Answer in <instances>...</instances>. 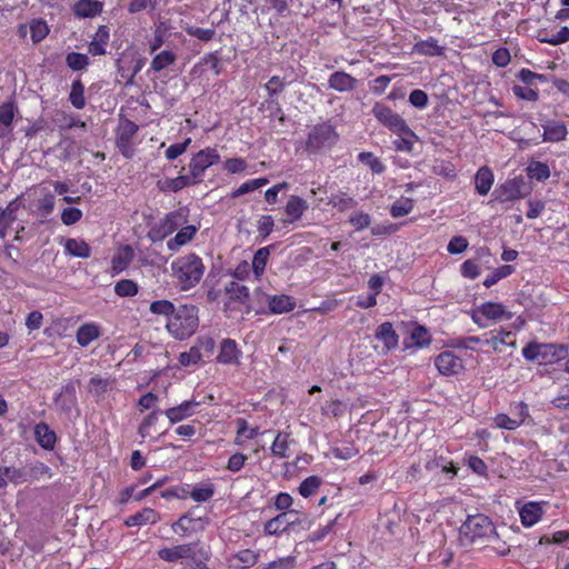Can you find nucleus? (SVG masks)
<instances>
[{"label":"nucleus","mask_w":569,"mask_h":569,"mask_svg":"<svg viewBox=\"0 0 569 569\" xmlns=\"http://www.w3.org/2000/svg\"><path fill=\"white\" fill-rule=\"evenodd\" d=\"M170 269L173 282L181 291H188L198 286L206 271L202 259L194 252L176 258Z\"/></svg>","instance_id":"obj_1"},{"label":"nucleus","mask_w":569,"mask_h":569,"mask_svg":"<svg viewBox=\"0 0 569 569\" xmlns=\"http://www.w3.org/2000/svg\"><path fill=\"white\" fill-rule=\"evenodd\" d=\"M199 327V309L194 305H180L167 320L166 329L177 340L193 336Z\"/></svg>","instance_id":"obj_2"},{"label":"nucleus","mask_w":569,"mask_h":569,"mask_svg":"<svg viewBox=\"0 0 569 569\" xmlns=\"http://www.w3.org/2000/svg\"><path fill=\"white\" fill-rule=\"evenodd\" d=\"M512 317L513 313L503 303L493 301L483 302L470 311L472 322L479 328H487L490 323L510 320Z\"/></svg>","instance_id":"obj_3"},{"label":"nucleus","mask_w":569,"mask_h":569,"mask_svg":"<svg viewBox=\"0 0 569 569\" xmlns=\"http://www.w3.org/2000/svg\"><path fill=\"white\" fill-rule=\"evenodd\" d=\"M188 216L182 209H177L164 214L162 219L153 223L147 233L152 242L164 240L168 236L177 231L187 223Z\"/></svg>","instance_id":"obj_4"},{"label":"nucleus","mask_w":569,"mask_h":569,"mask_svg":"<svg viewBox=\"0 0 569 569\" xmlns=\"http://www.w3.org/2000/svg\"><path fill=\"white\" fill-rule=\"evenodd\" d=\"M199 546V541L181 543L172 547H163L159 549L157 553L159 559L166 562H177L182 559L194 560L197 556H200L203 560H209V550Z\"/></svg>","instance_id":"obj_5"},{"label":"nucleus","mask_w":569,"mask_h":569,"mask_svg":"<svg viewBox=\"0 0 569 569\" xmlns=\"http://www.w3.org/2000/svg\"><path fill=\"white\" fill-rule=\"evenodd\" d=\"M495 532L491 519L482 513L468 516L460 527V535L468 542L490 537Z\"/></svg>","instance_id":"obj_6"},{"label":"nucleus","mask_w":569,"mask_h":569,"mask_svg":"<svg viewBox=\"0 0 569 569\" xmlns=\"http://www.w3.org/2000/svg\"><path fill=\"white\" fill-rule=\"evenodd\" d=\"M339 134L330 122H321L313 126L306 141V148L309 152H318L325 148H331L337 143Z\"/></svg>","instance_id":"obj_7"},{"label":"nucleus","mask_w":569,"mask_h":569,"mask_svg":"<svg viewBox=\"0 0 569 569\" xmlns=\"http://www.w3.org/2000/svg\"><path fill=\"white\" fill-rule=\"evenodd\" d=\"M56 206V194L47 187L39 186L33 190V199L29 204L30 212L44 222L51 216Z\"/></svg>","instance_id":"obj_8"},{"label":"nucleus","mask_w":569,"mask_h":569,"mask_svg":"<svg viewBox=\"0 0 569 569\" xmlns=\"http://www.w3.org/2000/svg\"><path fill=\"white\" fill-rule=\"evenodd\" d=\"M220 161V154L214 147H207L196 152L189 162V172L191 178L199 182L204 171Z\"/></svg>","instance_id":"obj_9"},{"label":"nucleus","mask_w":569,"mask_h":569,"mask_svg":"<svg viewBox=\"0 0 569 569\" xmlns=\"http://www.w3.org/2000/svg\"><path fill=\"white\" fill-rule=\"evenodd\" d=\"M372 114L383 127L388 128L391 132H408L409 126L406 120L395 112L389 106L382 102H376L372 107Z\"/></svg>","instance_id":"obj_10"},{"label":"nucleus","mask_w":569,"mask_h":569,"mask_svg":"<svg viewBox=\"0 0 569 569\" xmlns=\"http://www.w3.org/2000/svg\"><path fill=\"white\" fill-rule=\"evenodd\" d=\"M483 346H488L496 353H502L507 348L517 347V336L515 331L506 327L492 329L483 335Z\"/></svg>","instance_id":"obj_11"},{"label":"nucleus","mask_w":569,"mask_h":569,"mask_svg":"<svg viewBox=\"0 0 569 569\" xmlns=\"http://www.w3.org/2000/svg\"><path fill=\"white\" fill-rule=\"evenodd\" d=\"M138 130L139 127L129 119L121 121L117 130L116 146L120 153L127 159H131L133 157V138Z\"/></svg>","instance_id":"obj_12"},{"label":"nucleus","mask_w":569,"mask_h":569,"mask_svg":"<svg viewBox=\"0 0 569 569\" xmlns=\"http://www.w3.org/2000/svg\"><path fill=\"white\" fill-rule=\"evenodd\" d=\"M523 186L525 181L520 177L506 180L495 189L491 202L497 201L505 203L523 198L526 196V193L522 192Z\"/></svg>","instance_id":"obj_13"},{"label":"nucleus","mask_w":569,"mask_h":569,"mask_svg":"<svg viewBox=\"0 0 569 569\" xmlns=\"http://www.w3.org/2000/svg\"><path fill=\"white\" fill-rule=\"evenodd\" d=\"M435 366L442 376H456L463 370V361L453 351L446 350L435 358Z\"/></svg>","instance_id":"obj_14"},{"label":"nucleus","mask_w":569,"mask_h":569,"mask_svg":"<svg viewBox=\"0 0 569 569\" xmlns=\"http://www.w3.org/2000/svg\"><path fill=\"white\" fill-rule=\"evenodd\" d=\"M200 405L201 402L197 401L194 398L183 400L181 403L166 409L163 415L167 417L171 425H177L192 417L197 412V408Z\"/></svg>","instance_id":"obj_15"},{"label":"nucleus","mask_w":569,"mask_h":569,"mask_svg":"<svg viewBox=\"0 0 569 569\" xmlns=\"http://www.w3.org/2000/svg\"><path fill=\"white\" fill-rule=\"evenodd\" d=\"M242 357V351L238 347L236 340L226 338L222 339L219 346V351L216 361L220 365H239Z\"/></svg>","instance_id":"obj_16"},{"label":"nucleus","mask_w":569,"mask_h":569,"mask_svg":"<svg viewBox=\"0 0 569 569\" xmlns=\"http://www.w3.org/2000/svg\"><path fill=\"white\" fill-rule=\"evenodd\" d=\"M77 403L76 383L69 381L61 387L60 392L54 397V405L59 410L69 415L77 407Z\"/></svg>","instance_id":"obj_17"},{"label":"nucleus","mask_w":569,"mask_h":569,"mask_svg":"<svg viewBox=\"0 0 569 569\" xmlns=\"http://www.w3.org/2000/svg\"><path fill=\"white\" fill-rule=\"evenodd\" d=\"M546 505L545 501H529L526 502L520 509H519V516L520 520L523 527L530 528L538 523L545 509L543 506Z\"/></svg>","instance_id":"obj_18"},{"label":"nucleus","mask_w":569,"mask_h":569,"mask_svg":"<svg viewBox=\"0 0 569 569\" xmlns=\"http://www.w3.org/2000/svg\"><path fill=\"white\" fill-rule=\"evenodd\" d=\"M198 228L193 224L181 226L174 237L167 241V249L171 252H178L182 247L191 242L197 236Z\"/></svg>","instance_id":"obj_19"},{"label":"nucleus","mask_w":569,"mask_h":569,"mask_svg":"<svg viewBox=\"0 0 569 569\" xmlns=\"http://www.w3.org/2000/svg\"><path fill=\"white\" fill-rule=\"evenodd\" d=\"M110 42V28L106 24L98 27L92 40L88 44V52L93 56L107 54V48Z\"/></svg>","instance_id":"obj_20"},{"label":"nucleus","mask_w":569,"mask_h":569,"mask_svg":"<svg viewBox=\"0 0 569 569\" xmlns=\"http://www.w3.org/2000/svg\"><path fill=\"white\" fill-rule=\"evenodd\" d=\"M17 112L18 107L13 100L0 104V138H7L12 133Z\"/></svg>","instance_id":"obj_21"},{"label":"nucleus","mask_w":569,"mask_h":569,"mask_svg":"<svg viewBox=\"0 0 569 569\" xmlns=\"http://www.w3.org/2000/svg\"><path fill=\"white\" fill-rule=\"evenodd\" d=\"M161 520V515L153 508L146 507L140 511L127 517L123 521L126 527H142L154 525Z\"/></svg>","instance_id":"obj_22"},{"label":"nucleus","mask_w":569,"mask_h":569,"mask_svg":"<svg viewBox=\"0 0 569 569\" xmlns=\"http://www.w3.org/2000/svg\"><path fill=\"white\" fill-rule=\"evenodd\" d=\"M267 301L269 307V312L273 315H282L291 312L296 306V299L289 295H267Z\"/></svg>","instance_id":"obj_23"},{"label":"nucleus","mask_w":569,"mask_h":569,"mask_svg":"<svg viewBox=\"0 0 569 569\" xmlns=\"http://www.w3.org/2000/svg\"><path fill=\"white\" fill-rule=\"evenodd\" d=\"M289 512H280L268 520L263 526V532L267 536H280L295 526L298 521L289 520Z\"/></svg>","instance_id":"obj_24"},{"label":"nucleus","mask_w":569,"mask_h":569,"mask_svg":"<svg viewBox=\"0 0 569 569\" xmlns=\"http://www.w3.org/2000/svg\"><path fill=\"white\" fill-rule=\"evenodd\" d=\"M543 129L542 140L547 142H560L568 136V129L565 122L559 120H547L541 124Z\"/></svg>","instance_id":"obj_25"},{"label":"nucleus","mask_w":569,"mask_h":569,"mask_svg":"<svg viewBox=\"0 0 569 569\" xmlns=\"http://www.w3.org/2000/svg\"><path fill=\"white\" fill-rule=\"evenodd\" d=\"M357 79L346 71H336L330 74L328 86L338 92H349L357 87Z\"/></svg>","instance_id":"obj_26"},{"label":"nucleus","mask_w":569,"mask_h":569,"mask_svg":"<svg viewBox=\"0 0 569 569\" xmlns=\"http://www.w3.org/2000/svg\"><path fill=\"white\" fill-rule=\"evenodd\" d=\"M63 243L64 253L76 258L87 259L91 256V247L88 242L80 238H67Z\"/></svg>","instance_id":"obj_27"},{"label":"nucleus","mask_w":569,"mask_h":569,"mask_svg":"<svg viewBox=\"0 0 569 569\" xmlns=\"http://www.w3.org/2000/svg\"><path fill=\"white\" fill-rule=\"evenodd\" d=\"M134 258V251L129 244L121 246L111 259L112 272L118 274L124 271Z\"/></svg>","instance_id":"obj_28"},{"label":"nucleus","mask_w":569,"mask_h":569,"mask_svg":"<svg viewBox=\"0 0 569 569\" xmlns=\"http://www.w3.org/2000/svg\"><path fill=\"white\" fill-rule=\"evenodd\" d=\"M101 336V327L97 322H86L76 332V340L80 347H88Z\"/></svg>","instance_id":"obj_29"},{"label":"nucleus","mask_w":569,"mask_h":569,"mask_svg":"<svg viewBox=\"0 0 569 569\" xmlns=\"http://www.w3.org/2000/svg\"><path fill=\"white\" fill-rule=\"evenodd\" d=\"M569 356V347L563 343H542L541 363H556Z\"/></svg>","instance_id":"obj_30"},{"label":"nucleus","mask_w":569,"mask_h":569,"mask_svg":"<svg viewBox=\"0 0 569 569\" xmlns=\"http://www.w3.org/2000/svg\"><path fill=\"white\" fill-rule=\"evenodd\" d=\"M103 10V2L99 0H78L73 4V13L78 18H94Z\"/></svg>","instance_id":"obj_31"},{"label":"nucleus","mask_w":569,"mask_h":569,"mask_svg":"<svg viewBox=\"0 0 569 569\" xmlns=\"http://www.w3.org/2000/svg\"><path fill=\"white\" fill-rule=\"evenodd\" d=\"M236 437L233 443L238 447H243L248 440H252L260 435L259 427H249L248 421L243 418L236 420Z\"/></svg>","instance_id":"obj_32"},{"label":"nucleus","mask_w":569,"mask_h":569,"mask_svg":"<svg viewBox=\"0 0 569 569\" xmlns=\"http://www.w3.org/2000/svg\"><path fill=\"white\" fill-rule=\"evenodd\" d=\"M309 209L308 202L299 196L291 194L286 203L284 212L289 217L290 222L298 221Z\"/></svg>","instance_id":"obj_33"},{"label":"nucleus","mask_w":569,"mask_h":569,"mask_svg":"<svg viewBox=\"0 0 569 569\" xmlns=\"http://www.w3.org/2000/svg\"><path fill=\"white\" fill-rule=\"evenodd\" d=\"M495 181L492 170L487 167H480L475 176V189L478 194L486 196L489 193Z\"/></svg>","instance_id":"obj_34"},{"label":"nucleus","mask_w":569,"mask_h":569,"mask_svg":"<svg viewBox=\"0 0 569 569\" xmlns=\"http://www.w3.org/2000/svg\"><path fill=\"white\" fill-rule=\"evenodd\" d=\"M537 40L553 47L567 43L569 41V27H561L557 33H550L546 28L539 29Z\"/></svg>","instance_id":"obj_35"},{"label":"nucleus","mask_w":569,"mask_h":569,"mask_svg":"<svg viewBox=\"0 0 569 569\" xmlns=\"http://www.w3.org/2000/svg\"><path fill=\"white\" fill-rule=\"evenodd\" d=\"M377 340L382 341L387 351L395 349L398 346L399 337L393 329L391 322L386 321L381 323L375 333Z\"/></svg>","instance_id":"obj_36"},{"label":"nucleus","mask_w":569,"mask_h":569,"mask_svg":"<svg viewBox=\"0 0 569 569\" xmlns=\"http://www.w3.org/2000/svg\"><path fill=\"white\" fill-rule=\"evenodd\" d=\"M34 437L40 447L52 450L57 442V436L46 422H39L34 427Z\"/></svg>","instance_id":"obj_37"},{"label":"nucleus","mask_w":569,"mask_h":569,"mask_svg":"<svg viewBox=\"0 0 569 569\" xmlns=\"http://www.w3.org/2000/svg\"><path fill=\"white\" fill-rule=\"evenodd\" d=\"M259 559V553L251 549H242L236 552L230 561V566L234 569H246L253 567Z\"/></svg>","instance_id":"obj_38"},{"label":"nucleus","mask_w":569,"mask_h":569,"mask_svg":"<svg viewBox=\"0 0 569 569\" xmlns=\"http://www.w3.org/2000/svg\"><path fill=\"white\" fill-rule=\"evenodd\" d=\"M50 27L42 18H32L29 21V33L33 44L42 42L49 34Z\"/></svg>","instance_id":"obj_39"},{"label":"nucleus","mask_w":569,"mask_h":569,"mask_svg":"<svg viewBox=\"0 0 569 569\" xmlns=\"http://www.w3.org/2000/svg\"><path fill=\"white\" fill-rule=\"evenodd\" d=\"M293 440L290 439V433L279 431L270 447L271 455L276 458H289V446Z\"/></svg>","instance_id":"obj_40"},{"label":"nucleus","mask_w":569,"mask_h":569,"mask_svg":"<svg viewBox=\"0 0 569 569\" xmlns=\"http://www.w3.org/2000/svg\"><path fill=\"white\" fill-rule=\"evenodd\" d=\"M197 183L191 176H178L176 178L166 179L163 181L158 182V187L161 191H172L178 192L183 188Z\"/></svg>","instance_id":"obj_41"},{"label":"nucleus","mask_w":569,"mask_h":569,"mask_svg":"<svg viewBox=\"0 0 569 569\" xmlns=\"http://www.w3.org/2000/svg\"><path fill=\"white\" fill-rule=\"evenodd\" d=\"M527 176L539 182H543L550 178L551 171L549 166L546 162L541 161H530L527 167Z\"/></svg>","instance_id":"obj_42"},{"label":"nucleus","mask_w":569,"mask_h":569,"mask_svg":"<svg viewBox=\"0 0 569 569\" xmlns=\"http://www.w3.org/2000/svg\"><path fill=\"white\" fill-rule=\"evenodd\" d=\"M271 248H273V246L260 248L253 254L251 268L257 278H260L264 272Z\"/></svg>","instance_id":"obj_43"},{"label":"nucleus","mask_w":569,"mask_h":569,"mask_svg":"<svg viewBox=\"0 0 569 569\" xmlns=\"http://www.w3.org/2000/svg\"><path fill=\"white\" fill-rule=\"evenodd\" d=\"M214 485L210 481H207L194 486L189 492V497L196 502H206L214 496Z\"/></svg>","instance_id":"obj_44"},{"label":"nucleus","mask_w":569,"mask_h":569,"mask_svg":"<svg viewBox=\"0 0 569 569\" xmlns=\"http://www.w3.org/2000/svg\"><path fill=\"white\" fill-rule=\"evenodd\" d=\"M177 60L176 54L170 50H163L157 53L150 64V69L154 72H160L173 64Z\"/></svg>","instance_id":"obj_45"},{"label":"nucleus","mask_w":569,"mask_h":569,"mask_svg":"<svg viewBox=\"0 0 569 569\" xmlns=\"http://www.w3.org/2000/svg\"><path fill=\"white\" fill-rule=\"evenodd\" d=\"M398 136V139L393 141L395 148L397 151L401 152H411L413 148L415 141L418 140L417 134L409 128L408 132H395Z\"/></svg>","instance_id":"obj_46"},{"label":"nucleus","mask_w":569,"mask_h":569,"mask_svg":"<svg viewBox=\"0 0 569 569\" xmlns=\"http://www.w3.org/2000/svg\"><path fill=\"white\" fill-rule=\"evenodd\" d=\"M193 346L201 355V359H210L216 350V341L211 336H199Z\"/></svg>","instance_id":"obj_47"},{"label":"nucleus","mask_w":569,"mask_h":569,"mask_svg":"<svg viewBox=\"0 0 569 569\" xmlns=\"http://www.w3.org/2000/svg\"><path fill=\"white\" fill-rule=\"evenodd\" d=\"M322 483H323V480L321 477L309 476L301 481V483L298 487V492L303 498H309L318 491V489L321 487Z\"/></svg>","instance_id":"obj_48"},{"label":"nucleus","mask_w":569,"mask_h":569,"mask_svg":"<svg viewBox=\"0 0 569 569\" xmlns=\"http://www.w3.org/2000/svg\"><path fill=\"white\" fill-rule=\"evenodd\" d=\"M413 199L401 197L391 204L389 212L392 218H400L409 214L413 210Z\"/></svg>","instance_id":"obj_49"},{"label":"nucleus","mask_w":569,"mask_h":569,"mask_svg":"<svg viewBox=\"0 0 569 569\" xmlns=\"http://www.w3.org/2000/svg\"><path fill=\"white\" fill-rule=\"evenodd\" d=\"M111 385L112 382L108 378L92 377L89 380V392L97 399H101L111 388Z\"/></svg>","instance_id":"obj_50"},{"label":"nucleus","mask_w":569,"mask_h":569,"mask_svg":"<svg viewBox=\"0 0 569 569\" xmlns=\"http://www.w3.org/2000/svg\"><path fill=\"white\" fill-rule=\"evenodd\" d=\"M69 101L76 109H83L86 106L84 86L80 79L73 80L69 93Z\"/></svg>","instance_id":"obj_51"},{"label":"nucleus","mask_w":569,"mask_h":569,"mask_svg":"<svg viewBox=\"0 0 569 569\" xmlns=\"http://www.w3.org/2000/svg\"><path fill=\"white\" fill-rule=\"evenodd\" d=\"M329 204H331L338 211L343 212L355 208L357 206V201L346 192H338L331 194Z\"/></svg>","instance_id":"obj_52"},{"label":"nucleus","mask_w":569,"mask_h":569,"mask_svg":"<svg viewBox=\"0 0 569 569\" xmlns=\"http://www.w3.org/2000/svg\"><path fill=\"white\" fill-rule=\"evenodd\" d=\"M113 290L121 298L134 297L139 292V286L131 279H121L116 282Z\"/></svg>","instance_id":"obj_53"},{"label":"nucleus","mask_w":569,"mask_h":569,"mask_svg":"<svg viewBox=\"0 0 569 569\" xmlns=\"http://www.w3.org/2000/svg\"><path fill=\"white\" fill-rule=\"evenodd\" d=\"M268 182H269V180L267 178H256V179L247 180L246 182L240 184L236 190H233L230 193V197L233 199L238 198L240 196L252 192V191L266 186Z\"/></svg>","instance_id":"obj_54"},{"label":"nucleus","mask_w":569,"mask_h":569,"mask_svg":"<svg viewBox=\"0 0 569 569\" xmlns=\"http://www.w3.org/2000/svg\"><path fill=\"white\" fill-rule=\"evenodd\" d=\"M66 63L72 71H83L90 64V60L87 54L72 51L66 56Z\"/></svg>","instance_id":"obj_55"},{"label":"nucleus","mask_w":569,"mask_h":569,"mask_svg":"<svg viewBox=\"0 0 569 569\" xmlns=\"http://www.w3.org/2000/svg\"><path fill=\"white\" fill-rule=\"evenodd\" d=\"M515 272V267L511 264H503L495 269L490 274L486 277L483 280V286L486 288H490L496 284L501 279H505Z\"/></svg>","instance_id":"obj_56"},{"label":"nucleus","mask_w":569,"mask_h":569,"mask_svg":"<svg viewBox=\"0 0 569 569\" xmlns=\"http://www.w3.org/2000/svg\"><path fill=\"white\" fill-rule=\"evenodd\" d=\"M358 160L368 166L373 173L381 174L386 170L382 161L370 151H362L358 154Z\"/></svg>","instance_id":"obj_57"},{"label":"nucleus","mask_w":569,"mask_h":569,"mask_svg":"<svg viewBox=\"0 0 569 569\" xmlns=\"http://www.w3.org/2000/svg\"><path fill=\"white\" fill-rule=\"evenodd\" d=\"M159 415L160 410L153 409L147 416H144V418L142 419L138 427V435L142 439L149 438L151 436V428L158 422Z\"/></svg>","instance_id":"obj_58"},{"label":"nucleus","mask_w":569,"mask_h":569,"mask_svg":"<svg viewBox=\"0 0 569 569\" xmlns=\"http://www.w3.org/2000/svg\"><path fill=\"white\" fill-rule=\"evenodd\" d=\"M202 64H208L216 76L221 73V62L217 52H209L204 54L200 61L193 66L191 73H197Z\"/></svg>","instance_id":"obj_59"},{"label":"nucleus","mask_w":569,"mask_h":569,"mask_svg":"<svg viewBox=\"0 0 569 569\" xmlns=\"http://www.w3.org/2000/svg\"><path fill=\"white\" fill-rule=\"evenodd\" d=\"M174 305L167 299L154 300L150 303L149 307L151 313L156 316H163L167 318V320L172 316V313H174Z\"/></svg>","instance_id":"obj_60"},{"label":"nucleus","mask_w":569,"mask_h":569,"mask_svg":"<svg viewBox=\"0 0 569 569\" xmlns=\"http://www.w3.org/2000/svg\"><path fill=\"white\" fill-rule=\"evenodd\" d=\"M410 338L413 345L419 348L428 347L431 343V336L429 331L421 325L415 326L411 330Z\"/></svg>","instance_id":"obj_61"},{"label":"nucleus","mask_w":569,"mask_h":569,"mask_svg":"<svg viewBox=\"0 0 569 569\" xmlns=\"http://www.w3.org/2000/svg\"><path fill=\"white\" fill-rule=\"evenodd\" d=\"M194 521L196 519L191 518L188 513H184L171 525V529L174 533L186 537L193 531L191 523Z\"/></svg>","instance_id":"obj_62"},{"label":"nucleus","mask_w":569,"mask_h":569,"mask_svg":"<svg viewBox=\"0 0 569 569\" xmlns=\"http://www.w3.org/2000/svg\"><path fill=\"white\" fill-rule=\"evenodd\" d=\"M522 357L527 361H538L541 363L542 361V343L537 341H530L522 348Z\"/></svg>","instance_id":"obj_63"},{"label":"nucleus","mask_w":569,"mask_h":569,"mask_svg":"<svg viewBox=\"0 0 569 569\" xmlns=\"http://www.w3.org/2000/svg\"><path fill=\"white\" fill-rule=\"evenodd\" d=\"M493 425L503 430L513 431L521 426V420H516L507 413H498L493 417Z\"/></svg>","instance_id":"obj_64"}]
</instances>
